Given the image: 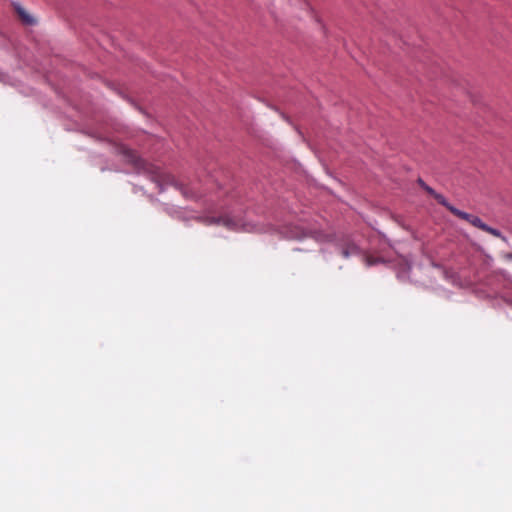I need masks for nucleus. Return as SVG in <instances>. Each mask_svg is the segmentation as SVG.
Masks as SVG:
<instances>
[{
  "mask_svg": "<svg viewBox=\"0 0 512 512\" xmlns=\"http://www.w3.org/2000/svg\"><path fill=\"white\" fill-rule=\"evenodd\" d=\"M423 189L429 195H431L439 204H441L448 211H450L454 216H456V217H458V218H460L462 220L467 221L472 226H474V227H476V228H478V229H480V230H482L484 232H487V233L491 234L494 237L500 238L503 241H507V238L499 230L488 226L479 217H477L475 215H472V214H469V213H466V212L461 211L458 208L454 207L453 205H451L447 201V199L442 194L437 193L430 186L426 185Z\"/></svg>",
  "mask_w": 512,
  "mask_h": 512,
  "instance_id": "obj_1",
  "label": "nucleus"
},
{
  "mask_svg": "<svg viewBox=\"0 0 512 512\" xmlns=\"http://www.w3.org/2000/svg\"><path fill=\"white\" fill-rule=\"evenodd\" d=\"M204 223L206 225H221V226H224V227H226L228 229H232V230L237 228L236 221H234L232 218H230L227 215L219 216V217H207L204 220Z\"/></svg>",
  "mask_w": 512,
  "mask_h": 512,
  "instance_id": "obj_2",
  "label": "nucleus"
},
{
  "mask_svg": "<svg viewBox=\"0 0 512 512\" xmlns=\"http://www.w3.org/2000/svg\"><path fill=\"white\" fill-rule=\"evenodd\" d=\"M283 233L285 238L291 240H301L308 236V232L304 228L297 225H291L286 227Z\"/></svg>",
  "mask_w": 512,
  "mask_h": 512,
  "instance_id": "obj_3",
  "label": "nucleus"
},
{
  "mask_svg": "<svg viewBox=\"0 0 512 512\" xmlns=\"http://www.w3.org/2000/svg\"><path fill=\"white\" fill-rule=\"evenodd\" d=\"M15 11L23 23L29 25L34 23V20L30 17V15L25 11L24 8L16 6Z\"/></svg>",
  "mask_w": 512,
  "mask_h": 512,
  "instance_id": "obj_4",
  "label": "nucleus"
},
{
  "mask_svg": "<svg viewBox=\"0 0 512 512\" xmlns=\"http://www.w3.org/2000/svg\"><path fill=\"white\" fill-rule=\"evenodd\" d=\"M126 158L132 162L134 165L138 166L140 165L141 160L138 158L135 152L132 150H126L125 151Z\"/></svg>",
  "mask_w": 512,
  "mask_h": 512,
  "instance_id": "obj_5",
  "label": "nucleus"
},
{
  "mask_svg": "<svg viewBox=\"0 0 512 512\" xmlns=\"http://www.w3.org/2000/svg\"><path fill=\"white\" fill-rule=\"evenodd\" d=\"M417 183L422 189L427 185L421 178L417 180Z\"/></svg>",
  "mask_w": 512,
  "mask_h": 512,
  "instance_id": "obj_6",
  "label": "nucleus"
},
{
  "mask_svg": "<svg viewBox=\"0 0 512 512\" xmlns=\"http://www.w3.org/2000/svg\"><path fill=\"white\" fill-rule=\"evenodd\" d=\"M367 261H368V265H369V266H370V265H373V264H375V263H376V261H374V260H372V259H370V258H368V259H367Z\"/></svg>",
  "mask_w": 512,
  "mask_h": 512,
  "instance_id": "obj_7",
  "label": "nucleus"
},
{
  "mask_svg": "<svg viewBox=\"0 0 512 512\" xmlns=\"http://www.w3.org/2000/svg\"><path fill=\"white\" fill-rule=\"evenodd\" d=\"M343 256H344V257H348V256H349V252H348V250H343Z\"/></svg>",
  "mask_w": 512,
  "mask_h": 512,
  "instance_id": "obj_8",
  "label": "nucleus"
},
{
  "mask_svg": "<svg viewBox=\"0 0 512 512\" xmlns=\"http://www.w3.org/2000/svg\"><path fill=\"white\" fill-rule=\"evenodd\" d=\"M505 257L508 260H512V253H508Z\"/></svg>",
  "mask_w": 512,
  "mask_h": 512,
  "instance_id": "obj_9",
  "label": "nucleus"
}]
</instances>
